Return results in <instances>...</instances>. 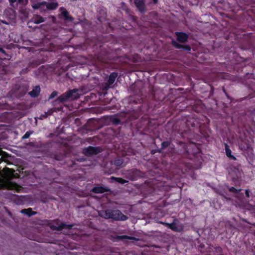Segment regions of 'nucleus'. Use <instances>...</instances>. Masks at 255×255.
I'll use <instances>...</instances> for the list:
<instances>
[{"instance_id":"obj_1","label":"nucleus","mask_w":255,"mask_h":255,"mask_svg":"<svg viewBox=\"0 0 255 255\" xmlns=\"http://www.w3.org/2000/svg\"><path fill=\"white\" fill-rule=\"evenodd\" d=\"M177 152L180 155V160L177 163L178 173H185L193 167L199 168L202 164L200 145L194 142L185 143L179 141Z\"/></svg>"},{"instance_id":"obj_2","label":"nucleus","mask_w":255,"mask_h":255,"mask_svg":"<svg viewBox=\"0 0 255 255\" xmlns=\"http://www.w3.org/2000/svg\"><path fill=\"white\" fill-rule=\"evenodd\" d=\"M100 217L106 219H112L113 221H125L128 220L127 216L125 215L118 209H108L100 211L99 213Z\"/></svg>"},{"instance_id":"obj_3","label":"nucleus","mask_w":255,"mask_h":255,"mask_svg":"<svg viewBox=\"0 0 255 255\" xmlns=\"http://www.w3.org/2000/svg\"><path fill=\"white\" fill-rule=\"evenodd\" d=\"M60 220L56 219L53 220L47 221V226L52 231H61L63 229L71 230L74 226L73 224H67L65 223H61L58 225Z\"/></svg>"},{"instance_id":"obj_4","label":"nucleus","mask_w":255,"mask_h":255,"mask_svg":"<svg viewBox=\"0 0 255 255\" xmlns=\"http://www.w3.org/2000/svg\"><path fill=\"white\" fill-rule=\"evenodd\" d=\"M31 6L34 9H43V7L46 6L47 9L54 10L57 8L58 4L56 2H47L46 1H42L33 2Z\"/></svg>"},{"instance_id":"obj_5","label":"nucleus","mask_w":255,"mask_h":255,"mask_svg":"<svg viewBox=\"0 0 255 255\" xmlns=\"http://www.w3.org/2000/svg\"><path fill=\"white\" fill-rule=\"evenodd\" d=\"M77 92L78 90L75 89L68 90L65 93L59 96L56 101H58L59 103H63L68 101L70 99H77L79 97Z\"/></svg>"},{"instance_id":"obj_6","label":"nucleus","mask_w":255,"mask_h":255,"mask_svg":"<svg viewBox=\"0 0 255 255\" xmlns=\"http://www.w3.org/2000/svg\"><path fill=\"white\" fill-rule=\"evenodd\" d=\"M160 223L164 225L172 231L176 232H181L184 230L183 225L180 223L177 219H174L171 223H168L163 222H160Z\"/></svg>"},{"instance_id":"obj_7","label":"nucleus","mask_w":255,"mask_h":255,"mask_svg":"<svg viewBox=\"0 0 255 255\" xmlns=\"http://www.w3.org/2000/svg\"><path fill=\"white\" fill-rule=\"evenodd\" d=\"M60 13L58 14V18L65 22H72L74 18L71 16L69 12L64 7H60L59 9Z\"/></svg>"},{"instance_id":"obj_8","label":"nucleus","mask_w":255,"mask_h":255,"mask_svg":"<svg viewBox=\"0 0 255 255\" xmlns=\"http://www.w3.org/2000/svg\"><path fill=\"white\" fill-rule=\"evenodd\" d=\"M102 149L99 146H88L83 149L82 153L86 156L95 155L100 153Z\"/></svg>"},{"instance_id":"obj_9","label":"nucleus","mask_w":255,"mask_h":255,"mask_svg":"<svg viewBox=\"0 0 255 255\" xmlns=\"http://www.w3.org/2000/svg\"><path fill=\"white\" fill-rule=\"evenodd\" d=\"M126 176L129 180L134 181L141 177V172L139 170L132 168L127 171Z\"/></svg>"},{"instance_id":"obj_10","label":"nucleus","mask_w":255,"mask_h":255,"mask_svg":"<svg viewBox=\"0 0 255 255\" xmlns=\"http://www.w3.org/2000/svg\"><path fill=\"white\" fill-rule=\"evenodd\" d=\"M187 127L188 128H198L200 127V123L199 122L198 118L191 117L188 116L185 122Z\"/></svg>"},{"instance_id":"obj_11","label":"nucleus","mask_w":255,"mask_h":255,"mask_svg":"<svg viewBox=\"0 0 255 255\" xmlns=\"http://www.w3.org/2000/svg\"><path fill=\"white\" fill-rule=\"evenodd\" d=\"M209 255H222V249L220 246L210 245L208 249Z\"/></svg>"},{"instance_id":"obj_12","label":"nucleus","mask_w":255,"mask_h":255,"mask_svg":"<svg viewBox=\"0 0 255 255\" xmlns=\"http://www.w3.org/2000/svg\"><path fill=\"white\" fill-rule=\"evenodd\" d=\"M134 4L138 10L141 13H144L146 10L145 0H134Z\"/></svg>"},{"instance_id":"obj_13","label":"nucleus","mask_w":255,"mask_h":255,"mask_svg":"<svg viewBox=\"0 0 255 255\" xmlns=\"http://www.w3.org/2000/svg\"><path fill=\"white\" fill-rule=\"evenodd\" d=\"M175 34L176 36V39L178 42L182 43H184L188 41L189 36L185 32H176Z\"/></svg>"},{"instance_id":"obj_14","label":"nucleus","mask_w":255,"mask_h":255,"mask_svg":"<svg viewBox=\"0 0 255 255\" xmlns=\"http://www.w3.org/2000/svg\"><path fill=\"white\" fill-rule=\"evenodd\" d=\"M171 43L176 49H182L187 52H189L191 50V46L188 44H181L174 40H172Z\"/></svg>"},{"instance_id":"obj_15","label":"nucleus","mask_w":255,"mask_h":255,"mask_svg":"<svg viewBox=\"0 0 255 255\" xmlns=\"http://www.w3.org/2000/svg\"><path fill=\"white\" fill-rule=\"evenodd\" d=\"M91 191L96 194L104 193L107 192H110V189L107 187L98 186L93 188Z\"/></svg>"},{"instance_id":"obj_16","label":"nucleus","mask_w":255,"mask_h":255,"mask_svg":"<svg viewBox=\"0 0 255 255\" xmlns=\"http://www.w3.org/2000/svg\"><path fill=\"white\" fill-rule=\"evenodd\" d=\"M239 147L242 151L249 150L251 148V145L249 141L248 140H244L241 141L239 143Z\"/></svg>"},{"instance_id":"obj_17","label":"nucleus","mask_w":255,"mask_h":255,"mask_svg":"<svg viewBox=\"0 0 255 255\" xmlns=\"http://www.w3.org/2000/svg\"><path fill=\"white\" fill-rule=\"evenodd\" d=\"M41 89L39 86H35L33 87V89L31 91L29 92L28 93V95L31 97V98H37L40 92Z\"/></svg>"},{"instance_id":"obj_18","label":"nucleus","mask_w":255,"mask_h":255,"mask_svg":"<svg viewBox=\"0 0 255 255\" xmlns=\"http://www.w3.org/2000/svg\"><path fill=\"white\" fill-rule=\"evenodd\" d=\"M225 151H226V154L227 156L230 159V160H236L237 158L236 157L232 154V150L229 148V145L227 144H225Z\"/></svg>"},{"instance_id":"obj_19","label":"nucleus","mask_w":255,"mask_h":255,"mask_svg":"<svg viewBox=\"0 0 255 255\" xmlns=\"http://www.w3.org/2000/svg\"><path fill=\"white\" fill-rule=\"evenodd\" d=\"M20 213L23 214L27 215L29 217L33 216V215H35L37 214V212L35 211H32V210L31 208L22 209L20 211Z\"/></svg>"},{"instance_id":"obj_20","label":"nucleus","mask_w":255,"mask_h":255,"mask_svg":"<svg viewBox=\"0 0 255 255\" xmlns=\"http://www.w3.org/2000/svg\"><path fill=\"white\" fill-rule=\"evenodd\" d=\"M117 73L115 72L112 73L108 79V84L109 85H112L113 84L114 82L115 81L116 78L117 77Z\"/></svg>"},{"instance_id":"obj_21","label":"nucleus","mask_w":255,"mask_h":255,"mask_svg":"<svg viewBox=\"0 0 255 255\" xmlns=\"http://www.w3.org/2000/svg\"><path fill=\"white\" fill-rule=\"evenodd\" d=\"M33 21L35 23L39 24L45 21V18L39 15H36L33 18Z\"/></svg>"},{"instance_id":"obj_22","label":"nucleus","mask_w":255,"mask_h":255,"mask_svg":"<svg viewBox=\"0 0 255 255\" xmlns=\"http://www.w3.org/2000/svg\"><path fill=\"white\" fill-rule=\"evenodd\" d=\"M171 144V141L169 140L164 141L161 143V149H158V151L159 152H161V150L166 149L167 147H169Z\"/></svg>"},{"instance_id":"obj_23","label":"nucleus","mask_w":255,"mask_h":255,"mask_svg":"<svg viewBox=\"0 0 255 255\" xmlns=\"http://www.w3.org/2000/svg\"><path fill=\"white\" fill-rule=\"evenodd\" d=\"M111 179L113 180H114L116 182L121 183V184H125L126 183H127L128 181L122 178L121 177H112Z\"/></svg>"},{"instance_id":"obj_24","label":"nucleus","mask_w":255,"mask_h":255,"mask_svg":"<svg viewBox=\"0 0 255 255\" xmlns=\"http://www.w3.org/2000/svg\"><path fill=\"white\" fill-rule=\"evenodd\" d=\"M123 163V160L122 159L118 158L114 161L113 164L117 167H120Z\"/></svg>"},{"instance_id":"obj_25","label":"nucleus","mask_w":255,"mask_h":255,"mask_svg":"<svg viewBox=\"0 0 255 255\" xmlns=\"http://www.w3.org/2000/svg\"><path fill=\"white\" fill-rule=\"evenodd\" d=\"M118 238L120 240H124L125 239L134 240L135 239L134 237H130L127 235L119 236H118Z\"/></svg>"},{"instance_id":"obj_26","label":"nucleus","mask_w":255,"mask_h":255,"mask_svg":"<svg viewBox=\"0 0 255 255\" xmlns=\"http://www.w3.org/2000/svg\"><path fill=\"white\" fill-rule=\"evenodd\" d=\"M32 133V131L29 130V131H26L25 133V134L23 135V136L22 137V139H27V138H29V137Z\"/></svg>"},{"instance_id":"obj_27","label":"nucleus","mask_w":255,"mask_h":255,"mask_svg":"<svg viewBox=\"0 0 255 255\" xmlns=\"http://www.w3.org/2000/svg\"><path fill=\"white\" fill-rule=\"evenodd\" d=\"M112 121L113 123L115 125H118L121 123L120 120L118 118H112Z\"/></svg>"},{"instance_id":"obj_28","label":"nucleus","mask_w":255,"mask_h":255,"mask_svg":"<svg viewBox=\"0 0 255 255\" xmlns=\"http://www.w3.org/2000/svg\"><path fill=\"white\" fill-rule=\"evenodd\" d=\"M241 190V189L237 190L236 188L234 187H231L229 188V191L232 193H238Z\"/></svg>"},{"instance_id":"obj_29","label":"nucleus","mask_w":255,"mask_h":255,"mask_svg":"<svg viewBox=\"0 0 255 255\" xmlns=\"http://www.w3.org/2000/svg\"><path fill=\"white\" fill-rule=\"evenodd\" d=\"M58 94L57 92L54 91L52 92V93L50 94V95L49 97V99H52L55 97H56Z\"/></svg>"},{"instance_id":"obj_30","label":"nucleus","mask_w":255,"mask_h":255,"mask_svg":"<svg viewBox=\"0 0 255 255\" xmlns=\"http://www.w3.org/2000/svg\"><path fill=\"white\" fill-rule=\"evenodd\" d=\"M17 3L21 5H23L26 3L27 1L26 0H17Z\"/></svg>"},{"instance_id":"obj_31","label":"nucleus","mask_w":255,"mask_h":255,"mask_svg":"<svg viewBox=\"0 0 255 255\" xmlns=\"http://www.w3.org/2000/svg\"><path fill=\"white\" fill-rule=\"evenodd\" d=\"M134 115L133 116V119H138L140 116L139 113L138 112H134Z\"/></svg>"},{"instance_id":"obj_32","label":"nucleus","mask_w":255,"mask_h":255,"mask_svg":"<svg viewBox=\"0 0 255 255\" xmlns=\"http://www.w3.org/2000/svg\"><path fill=\"white\" fill-rule=\"evenodd\" d=\"M250 190L249 189H246L245 190V194H246V197L247 198H250Z\"/></svg>"},{"instance_id":"obj_33","label":"nucleus","mask_w":255,"mask_h":255,"mask_svg":"<svg viewBox=\"0 0 255 255\" xmlns=\"http://www.w3.org/2000/svg\"><path fill=\"white\" fill-rule=\"evenodd\" d=\"M51 19L53 23H57L56 21V18L54 16H51Z\"/></svg>"},{"instance_id":"obj_34","label":"nucleus","mask_w":255,"mask_h":255,"mask_svg":"<svg viewBox=\"0 0 255 255\" xmlns=\"http://www.w3.org/2000/svg\"><path fill=\"white\" fill-rule=\"evenodd\" d=\"M0 52H1L2 53H3L4 55H7V54H6V52H5V51L2 49V48H0Z\"/></svg>"},{"instance_id":"obj_35","label":"nucleus","mask_w":255,"mask_h":255,"mask_svg":"<svg viewBox=\"0 0 255 255\" xmlns=\"http://www.w3.org/2000/svg\"><path fill=\"white\" fill-rule=\"evenodd\" d=\"M17 185L16 184H11V189H13L14 187H15V186H17Z\"/></svg>"},{"instance_id":"obj_36","label":"nucleus","mask_w":255,"mask_h":255,"mask_svg":"<svg viewBox=\"0 0 255 255\" xmlns=\"http://www.w3.org/2000/svg\"><path fill=\"white\" fill-rule=\"evenodd\" d=\"M153 3L155 4H157L158 2V0H152Z\"/></svg>"},{"instance_id":"obj_37","label":"nucleus","mask_w":255,"mask_h":255,"mask_svg":"<svg viewBox=\"0 0 255 255\" xmlns=\"http://www.w3.org/2000/svg\"><path fill=\"white\" fill-rule=\"evenodd\" d=\"M9 1L10 3H14L17 1V0H9Z\"/></svg>"},{"instance_id":"obj_38","label":"nucleus","mask_w":255,"mask_h":255,"mask_svg":"<svg viewBox=\"0 0 255 255\" xmlns=\"http://www.w3.org/2000/svg\"><path fill=\"white\" fill-rule=\"evenodd\" d=\"M223 91H224V92L225 93V94H226V95L227 96V97L228 98H229V96L227 95V92H226V91H225L224 89V90H223Z\"/></svg>"},{"instance_id":"obj_39","label":"nucleus","mask_w":255,"mask_h":255,"mask_svg":"<svg viewBox=\"0 0 255 255\" xmlns=\"http://www.w3.org/2000/svg\"><path fill=\"white\" fill-rule=\"evenodd\" d=\"M1 152H2V151L0 149V154H1Z\"/></svg>"},{"instance_id":"obj_40","label":"nucleus","mask_w":255,"mask_h":255,"mask_svg":"<svg viewBox=\"0 0 255 255\" xmlns=\"http://www.w3.org/2000/svg\"><path fill=\"white\" fill-rule=\"evenodd\" d=\"M254 113H255V111H254Z\"/></svg>"}]
</instances>
